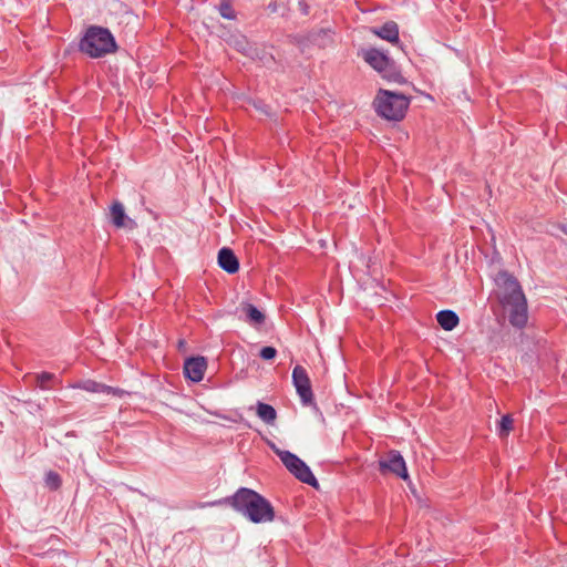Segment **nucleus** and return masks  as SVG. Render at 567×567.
<instances>
[{"label":"nucleus","mask_w":567,"mask_h":567,"mask_svg":"<svg viewBox=\"0 0 567 567\" xmlns=\"http://www.w3.org/2000/svg\"><path fill=\"white\" fill-rule=\"evenodd\" d=\"M228 505L255 524L272 522L275 509L270 502L247 487H240L231 496L206 503L204 506Z\"/></svg>","instance_id":"1"},{"label":"nucleus","mask_w":567,"mask_h":567,"mask_svg":"<svg viewBox=\"0 0 567 567\" xmlns=\"http://www.w3.org/2000/svg\"><path fill=\"white\" fill-rule=\"evenodd\" d=\"M79 50L92 59H99L114 53L117 50V45L109 29L91 25L81 38Z\"/></svg>","instance_id":"2"},{"label":"nucleus","mask_w":567,"mask_h":567,"mask_svg":"<svg viewBox=\"0 0 567 567\" xmlns=\"http://www.w3.org/2000/svg\"><path fill=\"white\" fill-rule=\"evenodd\" d=\"M410 97L398 92L380 89L373 101L379 116L388 121H401L409 109Z\"/></svg>","instance_id":"3"},{"label":"nucleus","mask_w":567,"mask_h":567,"mask_svg":"<svg viewBox=\"0 0 567 567\" xmlns=\"http://www.w3.org/2000/svg\"><path fill=\"white\" fill-rule=\"evenodd\" d=\"M358 54L383 79L395 83H403L405 81L395 62L385 52L375 48H367L361 49Z\"/></svg>","instance_id":"4"},{"label":"nucleus","mask_w":567,"mask_h":567,"mask_svg":"<svg viewBox=\"0 0 567 567\" xmlns=\"http://www.w3.org/2000/svg\"><path fill=\"white\" fill-rule=\"evenodd\" d=\"M276 454L286 466V468L300 482L312 487H318V481L310 467L296 454L289 451L277 450Z\"/></svg>","instance_id":"5"},{"label":"nucleus","mask_w":567,"mask_h":567,"mask_svg":"<svg viewBox=\"0 0 567 567\" xmlns=\"http://www.w3.org/2000/svg\"><path fill=\"white\" fill-rule=\"evenodd\" d=\"M495 284L499 289L498 300L501 302L509 301L514 298L525 297L518 280L508 271L501 270L495 277Z\"/></svg>","instance_id":"6"},{"label":"nucleus","mask_w":567,"mask_h":567,"mask_svg":"<svg viewBox=\"0 0 567 567\" xmlns=\"http://www.w3.org/2000/svg\"><path fill=\"white\" fill-rule=\"evenodd\" d=\"M502 307L508 312L509 323L517 329H523L528 320V308L526 297L514 298L509 301L501 302Z\"/></svg>","instance_id":"7"},{"label":"nucleus","mask_w":567,"mask_h":567,"mask_svg":"<svg viewBox=\"0 0 567 567\" xmlns=\"http://www.w3.org/2000/svg\"><path fill=\"white\" fill-rule=\"evenodd\" d=\"M291 378L301 403L303 405L315 404L311 382L307 370L301 365H296L292 370Z\"/></svg>","instance_id":"8"},{"label":"nucleus","mask_w":567,"mask_h":567,"mask_svg":"<svg viewBox=\"0 0 567 567\" xmlns=\"http://www.w3.org/2000/svg\"><path fill=\"white\" fill-rule=\"evenodd\" d=\"M379 467L383 474L389 472L404 481L409 478L405 461L399 451L391 450L385 458L379 461Z\"/></svg>","instance_id":"9"},{"label":"nucleus","mask_w":567,"mask_h":567,"mask_svg":"<svg viewBox=\"0 0 567 567\" xmlns=\"http://www.w3.org/2000/svg\"><path fill=\"white\" fill-rule=\"evenodd\" d=\"M207 369V361L204 357L188 358L184 363V375L193 382H200Z\"/></svg>","instance_id":"10"},{"label":"nucleus","mask_w":567,"mask_h":567,"mask_svg":"<svg viewBox=\"0 0 567 567\" xmlns=\"http://www.w3.org/2000/svg\"><path fill=\"white\" fill-rule=\"evenodd\" d=\"M370 32L392 44L400 42L399 25L394 21H386L381 27H371Z\"/></svg>","instance_id":"11"},{"label":"nucleus","mask_w":567,"mask_h":567,"mask_svg":"<svg viewBox=\"0 0 567 567\" xmlns=\"http://www.w3.org/2000/svg\"><path fill=\"white\" fill-rule=\"evenodd\" d=\"M218 266L233 275L239 270V260L230 248L223 247L218 251Z\"/></svg>","instance_id":"12"},{"label":"nucleus","mask_w":567,"mask_h":567,"mask_svg":"<svg viewBox=\"0 0 567 567\" xmlns=\"http://www.w3.org/2000/svg\"><path fill=\"white\" fill-rule=\"evenodd\" d=\"M111 220L117 227L133 229L136 227L135 220L128 218L121 203L116 202L111 206Z\"/></svg>","instance_id":"13"},{"label":"nucleus","mask_w":567,"mask_h":567,"mask_svg":"<svg viewBox=\"0 0 567 567\" xmlns=\"http://www.w3.org/2000/svg\"><path fill=\"white\" fill-rule=\"evenodd\" d=\"M436 320L442 329L453 330L460 322L458 316L453 310H441L436 313Z\"/></svg>","instance_id":"14"},{"label":"nucleus","mask_w":567,"mask_h":567,"mask_svg":"<svg viewBox=\"0 0 567 567\" xmlns=\"http://www.w3.org/2000/svg\"><path fill=\"white\" fill-rule=\"evenodd\" d=\"M241 310L245 312L246 320L250 324L260 326L265 323L266 316L252 303H243Z\"/></svg>","instance_id":"15"},{"label":"nucleus","mask_w":567,"mask_h":567,"mask_svg":"<svg viewBox=\"0 0 567 567\" xmlns=\"http://www.w3.org/2000/svg\"><path fill=\"white\" fill-rule=\"evenodd\" d=\"M257 415L267 424H272L277 419V412L270 404L258 402L257 403Z\"/></svg>","instance_id":"16"},{"label":"nucleus","mask_w":567,"mask_h":567,"mask_svg":"<svg viewBox=\"0 0 567 567\" xmlns=\"http://www.w3.org/2000/svg\"><path fill=\"white\" fill-rule=\"evenodd\" d=\"M234 47L238 52L247 56H255L258 53V48L250 44L244 35L234 39Z\"/></svg>","instance_id":"17"},{"label":"nucleus","mask_w":567,"mask_h":567,"mask_svg":"<svg viewBox=\"0 0 567 567\" xmlns=\"http://www.w3.org/2000/svg\"><path fill=\"white\" fill-rule=\"evenodd\" d=\"M73 388L81 389L92 393H104L105 384L93 380H85L73 385Z\"/></svg>","instance_id":"18"},{"label":"nucleus","mask_w":567,"mask_h":567,"mask_svg":"<svg viewBox=\"0 0 567 567\" xmlns=\"http://www.w3.org/2000/svg\"><path fill=\"white\" fill-rule=\"evenodd\" d=\"M514 426V420L511 414L502 416L497 425V433L499 437H507Z\"/></svg>","instance_id":"19"},{"label":"nucleus","mask_w":567,"mask_h":567,"mask_svg":"<svg viewBox=\"0 0 567 567\" xmlns=\"http://www.w3.org/2000/svg\"><path fill=\"white\" fill-rule=\"evenodd\" d=\"M44 483H45V486L48 488H50L51 491H56L60 488V486L62 484V480H61V476L59 473H56L54 471H49L45 474Z\"/></svg>","instance_id":"20"},{"label":"nucleus","mask_w":567,"mask_h":567,"mask_svg":"<svg viewBox=\"0 0 567 567\" xmlns=\"http://www.w3.org/2000/svg\"><path fill=\"white\" fill-rule=\"evenodd\" d=\"M55 379V375L50 372H41L35 375L37 380V386H39L41 390H50L51 385L50 382H52Z\"/></svg>","instance_id":"21"},{"label":"nucleus","mask_w":567,"mask_h":567,"mask_svg":"<svg viewBox=\"0 0 567 567\" xmlns=\"http://www.w3.org/2000/svg\"><path fill=\"white\" fill-rule=\"evenodd\" d=\"M218 12L224 19H227V20L236 19V12L233 9L229 0H220V3L218 6Z\"/></svg>","instance_id":"22"},{"label":"nucleus","mask_w":567,"mask_h":567,"mask_svg":"<svg viewBox=\"0 0 567 567\" xmlns=\"http://www.w3.org/2000/svg\"><path fill=\"white\" fill-rule=\"evenodd\" d=\"M252 60L259 61L264 66L270 68L275 63V58L265 49L258 48V53L255 56H249Z\"/></svg>","instance_id":"23"},{"label":"nucleus","mask_w":567,"mask_h":567,"mask_svg":"<svg viewBox=\"0 0 567 567\" xmlns=\"http://www.w3.org/2000/svg\"><path fill=\"white\" fill-rule=\"evenodd\" d=\"M259 355L264 360H272L277 355V350L274 347H264Z\"/></svg>","instance_id":"24"},{"label":"nucleus","mask_w":567,"mask_h":567,"mask_svg":"<svg viewBox=\"0 0 567 567\" xmlns=\"http://www.w3.org/2000/svg\"><path fill=\"white\" fill-rule=\"evenodd\" d=\"M104 393H106V394H112V395H114V396H118V398H122V396H124L125 394H128V393H127L125 390H123V389L114 388V386H110V385H106V384H105Z\"/></svg>","instance_id":"25"}]
</instances>
